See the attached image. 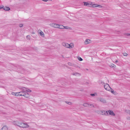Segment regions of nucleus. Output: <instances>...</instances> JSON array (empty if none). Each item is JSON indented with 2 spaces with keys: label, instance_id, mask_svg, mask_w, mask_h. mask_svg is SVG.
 I'll use <instances>...</instances> for the list:
<instances>
[{
  "label": "nucleus",
  "instance_id": "37",
  "mask_svg": "<svg viewBox=\"0 0 130 130\" xmlns=\"http://www.w3.org/2000/svg\"><path fill=\"white\" fill-rule=\"evenodd\" d=\"M118 62V60H116L115 61V62L116 63Z\"/></svg>",
  "mask_w": 130,
  "mask_h": 130
},
{
  "label": "nucleus",
  "instance_id": "41",
  "mask_svg": "<svg viewBox=\"0 0 130 130\" xmlns=\"http://www.w3.org/2000/svg\"><path fill=\"white\" fill-rule=\"evenodd\" d=\"M32 33L34 34V32H33Z\"/></svg>",
  "mask_w": 130,
  "mask_h": 130
},
{
  "label": "nucleus",
  "instance_id": "34",
  "mask_svg": "<svg viewBox=\"0 0 130 130\" xmlns=\"http://www.w3.org/2000/svg\"><path fill=\"white\" fill-rule=\"evenodd\" d=\"M127 112L130 115V110H128L127 111Z\"/></svg>",
  "mask_w": 130,
  "mask_h": 130
},
{
  "label": "nucleus",
  "instance_id": "26",
  "mask_svg": "<svg viewBox=\"0 0 130 130\" xmlns=\"http://www.w3.org/2000/svg\"><path fill=\"white\" fill-rule=\"evenodd\" d=\"M102 6L100 5H98L97 4V7H98L99 8H102Z\"/></svg>",
  "mask_w": 130,
  "mask_h": 130
},
{
  "label": "nucleus",
  "instance_id": "20",
  "mask_svg": "<svg viewBox=\"0 0 130 130\" xmlns=\"http://www.w3.org/2000/svg\"><path fill=\"white\" fill-rule=\"evenodd\" d=\"M111 92L113 94H115L116 93V92L115 91H114L113 89H112L111 91Z\"/></svg>",
  "mask_w": 130,
  "mask_h": 130
},
{
  "label": "nucleus",
  "instance_id": "30",
  "mask_svg": "<svg viewBox=\"0 0 130 130\" xmlns=\"http://www.w3.org/2000/svg\"><path fill=\"white\" fill-rule=\"evenodd\" d=\"M89 106H91V107H94V105H93V104H89Z\"/></svg>",
  "mask_w": 130,
  "mask_h": 130
},
{
  "label": "nucleus",
  "instance_id": "16",
  "mask_svg": "<svg viewBox=\"0 0 130 130\" xmlns=\"http://www.w3.org/2000/svg\"><path fill=\"white\" fill-rule=\"evenodd\" d=\"M4 9L5 10H9L10 9V8L8 7H5L4 8Z\"/></svg>",
  "mask_w": 130,
  "mask_h": 130
},
{
  "label": "nucleus",
  "instance_id": "8",
  "mask_svg": "<svg viewBox=\"0 0 130 130\" xmlns=\"http://www.w3.org/2000/svg\"><path fill=\"white\" fill-rule=\"evenodd\" d=\"M62 46L66 47L68 48V44L66 42H63L62 43Z\"/></svg>",
  "mask_w": 130,
  "mask_h": 130
},
{
  "label": "nucleus",
  "instance_id": "40",
  "mask_svg": "<svg viewBox=\"0 0 130 130\" xmlns=\"http://www.w3.org/2000/svg\"><path fill=\"white\" fill-rule=\"evenodd\" d=\"M13 123L14 124H15V122H14Z\"/></svg>",
  "mask_w": 130,
  "mask_h": 130
},
{
  "label": "nucleus",
  "instance_id": "12",
  "mask_svg": "<svg viewBox=\"0 0 130 130\" xmlns=\"http://www.w3.org/2000/svg\"><path fill=\"white\" fill-rule=\"evenodd\" d=\"M83 105L85 107H88L89 106V104H88L87 103H85L83 104Z\"/></svg>",
  "mask_w": 130,
  "mask_h": 130
},
{
  "label": "nucleus",
  "instance_id": "25",
  "mask_svg": "<svg viewBox=\"0 0 130 130\" xmlns=\"http://www.w3.org/2000/svg\"><path fill=\"white\" fill-rule=\"evenodd\" d=\"M89 7H92V2L89 3Z\"/></svg>",
  "mask_w": 130,
  "mask_h": 130
},
{
  "label": "nucleus",
  "instance_id": "43",
  "mask_svg": "<svg viewBox=\"0 0 130 130\" xmlns=\"http://www.w3.org/2000/svg\"><path fill=\"white\" fill-rule=\"evenodd\" d=\"M86 70H88V69H86Z\"/></svg>",
  "mask_w": 130,
  "mask_h": 130
},
{
  "label": "nucleus",
  "instance_id": "13",
  "mask_svg": "<svg viewBox=\"0 0 130 130\" xmlns=\"http://www.w3.org/2000/svg\"><path fill=\"white\" fill-rule=\"evenodd\" d=\"M68 48H73L74 47V45H71L70 44H68Z\"/></svg>",
  "mask_w": 130,
  "mask_h": 130
},
{
  "label": "nucleus",
  "instance_id": "7",
  "mask_svg": "<svg viewBox=\"0 0 130 130\" xmlns=\"http://www.w3.org/2000/svg\"><path fill=\"white\" fill-rule=\"evenodd\" d=\"M99 100L100 102L103 103H106V100L104 99L103 98H100L99 99Z\"/></svg>",
  "mask_w": 130,
  "mask_h": 130
},
{
  "label": "nucleus",
  "instance_id": "23",
  "mask_svg": "<svg viewBox=\"0 0 130 130\" xmlns=\"http://www.w3.org/2000/svg\"><path fill=\"white\" fill-rule=\"evenodd\" d=\"M26 90V92H31V90H30L29 89H27Z\"/></svg>",
  "mask_w": 130,
  "mask_h": 130
},
{
  "label": "nucleus",
  "instance_id": "2",
  "mask_svg": "<svg viewBox=\"0 0 130 130\" xmlns=\"http://www.w3.org/2000/svg\"><path fill=\"white\" fill-rule=\"evenodd\" d=\"M103 113L102 115H107L108 114V113L110 115H111L112 116H115V114L113 113V112L112 111H111L110 110H109L108 111V112L106 111H103V112H102Z\"/></svg>",
  "mask_w": 130,
  "mask_h": 130
},
{
  "label": "nucleus",
  "instance_id": "45",
  "mask_svg": "<svg viewBox=\"0 0 130 130\" xmlns=\"http://www.w3.org/2000/svg\"><path fill=\"white\" fill-rule=\"evenodd\" d=\"M1 8H0V9H1Z\"/></svg>",
  "mask_w": 130,
  "mask_h": 130
},
{
  "label": "nucleus",
  "instance_id": "17",
  "mask_svg": "<svg viewBox=\"0 0 130 130\" xmlns=\"http://www.w3.org/2000/svg\"><path fill=\"white\" fill-rule=\"evenodd\" d=\"M65 102L66 103L68 104L69 105H71L72 104V103L71 102L68 101H65Z\"/></svg>",
  "mask_w": 130,
  "mask_h": 130
},
{
  "label": "nucleus",
  "instance_id": "18",
  "mask_svg": "<svg viewBox=\"0 0 130 130\" xmlns=\"http://www.w3.org/2000/svg\"><path fill=\"white\" fill-rule=\"evenodd\" d=\"M18 71H19L21 72L22 73H23V71H24V70L23 69L21 68V69H20V70H18Z\"/></svg>",
  "mask_w": 130,
  "mask_h": 130
},
{
  "label": "nucleus",
  "instance_id": "27",
  "mask_svg": "<svg viewBox=\"0 0 130 130\" xmlns=\"http://www.w3.org/2000/svg\"><path fill=\"white\" fill-rule=\"evenodd\" d=\"M19 26L20 27H23V24H20L19 25Z\"/></svg>",
  "mask_w": 130,
  "mask_h": 130
},
{
  "label": "nucleus",
  "instance_id": "3",
  "mask_svg": "<svg viewBox=\"0 0 130 130\" xmlns=\"http://www.w3.org/2000/svg\"><path fill=\"white\" fill-rule=\"evenodd\" d=\"M25 92L21 91L20 92H17V96H23L24 95V93Z\"/></svg>",
  "mask_w": 130,
  "mask_h": 130
},
{
  "label": "nucleus",
  "instance_id": "5",
  "mask_svg": "<svg viewBox=\"0 0 130 130\" xmlns=\"http://www.w3.org/2000/svg\"><path fill=\"white\" fill-rule=\"evenodd\" d=\"M51 25L52 27L57 28H58V26H59V25L54 23L51 24Z\"/></svg>",
  "mask_w": 130,
  "mask_h": 130
},
{
  "label": "nucleus",
  "instance_id": "1",
  "mask_svg": "<svg viewBox=\"0 0 130 130\" xmlns=\"http://www.w3.org/2000/svg\"><path fill=\"white\" fill-rule=\"evenodd\" d=\"M18 123L17 124V126L19 127L24 128L28 127H29V125L27 124L22 123L20 122H18Z\"/></svg>",
  "mask_w": 130,
  "mask_h": 130
},
{
  "label": "nucleus",
  "instance_id": "15",
  "mask_svg": "<svg viewBox=\"0 0 130 130\" xmlns=\"http://www.w3.org/2000/svg\"><path fill=\"white\" fill-rule=\"evenodd\" d=\"M84 5L85 6H89V3L87 2H84Z\"/></svg>",
  "mask_w": 130,
  "mask_h": 130
},
{
  "label": "nucleus",
  "instance_id": "32",
  "mask_svg": "<svg viewBox=\"0 0 130 130\" xmlns=\"http://www.w3.org/2000/svg\"><path fill=\"white\" fill-rule=\"evenodd\" d=\"M90 95L92 96H94L95 95V94L94 93V94H90Z\"/></svg>",
  "mask_w": 130,
  "mask_h": 130
},
{
  "label": "nucleus",
  "instance_id": "35",
  "mask_svg": "<svg viewBox=\"0 0 130 130\" xmlns=\"http://www.w3.org/2000/svg\"><path fill=\"white\" fill-rule=\"evenodd\" d=\"M68 64L70 66L72 65V63L70 62H68Z\"/></svg>",
  "mask_w": 130,
  "mask_h": 130
},
{
  "label": "nucleus",
  "instance_id": "42",
  "mask_svg": "<svg viewBox=\"0 0 130 130\" xmlns=\"http://www.w3.org/2000/svg\"><path fill=\"white\" fill-rule=\"evenodd\" d=\"M102 83H103V84H104V82H102Z\"/></svg>",
  "mask_w": 130,
  "mask_h": 130
},
{
  "label": "nucleus",
  "instance_id": "10",
  "mask_svg": "<svg viewBox=\"0 0 130 130\" xmlns=\"http://www.w3.org/2000/svg\"><path fill=\"white\" fill-rule=\"evenodd\" d=\"M8 128L7 126H5L1 129V130H8Z\"/></svg>",
  "mask_w": 130,
  "mask_h": 130
},
{
  "label": "nucleus",
  "instance_id": "31",
  "mask_svg": "<svg viewBox=\"0 0 130 130\" xmlns=\"http://www.w3.org/2000/svg\"><path fill=\"white\" fill-rule=\"evenodd\" d=\"M128 55V54L126 53H125L123 54V55L125 56H126L127 55Z\"/></svg>",
  "mask_w": 130,
  "mask_h": 130
},
{
  "label": "nucleus",
  "instance_id": "19",
  "mask_svg": "<svg viewBox=\"0 0 130 130\" xmlns=\"http://www.w3.org/2000/svg\"><path fill=\"white\" fill-rule=\"evenodd\" d=\"M97 7V4H93L92 5V7Z\"/></svg>",
  "mask_w": 130,
  "mask_h": 130
},
{
  "label": "nucleus",
  "instance_id": "6",
  "mask_svg": "<svg viewBox=\"0 0 130 130\" xmlns=\"http://www.w3.org/2000/svg\"><path fill=\"white\" fill-rule=\"evenodd\" d=\"M23 96L26 98H29L30 97V94L27 92H25L24 93V95H23Z\"/></svg>",
  "mask_w": 130,
  "mask_h": 130
},
{
  "label": "nucleus",
  "instance_id": "28",
  "mask_svg": "<svg viewBox=\"0 0 130 130\" xmlns=\"http://www.w3.org/2000/svg\"><path fill=\"white\" fill-rule=\"evenodd\" d=\"M115 66L114 64H112L110 66L111 67H115Z\"/></svg>",
  "mask_w": 130,
  "mask_h": 130
},
{
  "label": "nucleus",
  "instance_id": "4",
  "mask_svg": "<svg viewBox=\"0 0 130 130\" xmlns=\"http://www.w3.org/2000/svg\"><path fill=\"white\" fill-rule=\"evenodd\" d=\"M104 87L105 89L107 90H109V88H110L109 85L107 83L104 85Z\"/></svg>",
  "mask_w": 130,
  "mask_h": 130
},
{
  "label": "nucleus",
  "instance_id": "11",
  "mask_svg": "<svg viewBox=\"0 0 130 130\" xmlns=\"http://www.w3.org/2000/svg\"><path fill=\"white\" fill-rule=\"evenodd\" d=\"M59 26H58V28H60L61 29H64V26L62 25H59Z\"/></svg>",
  "mask_w": 130,
  "mask_h": 130
},
{
  "label": "nucleus",
  "instance_id": "29",
  "mask_svg": "<svg viewBox=\"0 0 130 130\" xmlns=\"http://www.w3.org/2000/svg\"><path fill=\"white\" fill-rule=\"evenodd\" d=\"M12 94L13 95L16 96V93L12 92Z\"/></svg>",
  "mask_w": 130,
  "mask_h": 130
},
{
  "label": "nucleus",
  "instance_id": "21",
  "mask_svg": "<svg viewBox=\"0 0 130 130\" xmlns=\"http://www.w3.org/2000/svg\"><path fill=\"white\" fill-rule=\"evenodd\" d=\"M26 38L27 39L30 40V36L29 35H28L26 36Z\"/></svg>",
  "mask_w": 130,
  "mask_h": 130
},
{
  "label": "nucleus",
  "instance_id": "22",
  "mask_svg": "<svg viewBox=\"0 0 130 130\" xmlns=\"http://www.w3.org/2000/svg\"><path fill=\"white\" fill-rule=\"evenodd\" d=\"M39 34H40V35L41 36H42V35H44V33H43V32L42 31H41L40 32Z\"/></svg>",
  "mask_w": 130,
  "mask_h": 130
},
{
  "label": "nucleus",
  "instance_id": "9",
  "mask_svg": "<svg viewBox=\"0 0 130 130\" xmlns=\"http://www.w3.org/2000/svg\"><path fill=\"white\" fill-rule=\"evenodd\" d=\"M72 75H73L77 76L80 75V74L78 73L75 72L72 73Z\"/></svg>",
  "mask_w": 130,
  "mask_h": 130
},
{
  "label": "nucleus",
  "instance_id": "33",
  "mask_svg": "<svg viewBox=\"0 0 130 130\" xmlns=\"http://www.w3.org/2000/svg\"><path fill=\"white\" fill-rule=\"evenodd\" d=\"M64 28H65L66 29H68V27H68V26H64Z\"/></svg>",
  "mask_w": 130,
  "mask_h": 130
},
{
  "label": "nucleus",
  "instance_id": "38",
  "mask_svg": "<svg viewBox=\"0 0 130 130\" xmlns=\"http://www.w3.org/2000/svg\"><path fill=\"white\" fill-rule=\"evenodd\" d=\"M42 0L45 2H47L48 1V0Z\"/></svg>",
  "mask_w": 130,
  "mask_h": 130
},
{
  "label": "nucleus",
  "instance_id": "44",
  "mask_svg": "<svg viewBox=\"0 0 130 130\" xmlns=\"http://www.w3.org/2000/svg\"><path fill=\"white\" fill-rule=\"evenodd\" d=\"M18 111H20V110H18Z\"/></svg>",
  "mask_w": 130,
  "mask_h": 130
},
{
  "label": "nucleus",
  "instance_id": "39",
  "mask_svg": "<svg viewBox=\"0 0 130 130\" xmlns=\"http://www.w3.org/2000/svg\"><path fill=\"white\" fill-rule=\"evenodd\" d=\"M127 119L128 120H130V117H129L128 118H127Z\"/></svg>",
  "mask_w": 130,
  "mask_h": 130
},
{
  "label": "nucleus",
  "instance_id": "36",
  "mask_svg": "<svg viewBox=\"0 0 130 130\" xmlns=\"http://www.w3.org/2000/svg\"><path fill=\"white\" fill-rule=\"evenodd\" d=\"M126 36H130V34L127 33L126 34Z\"/></svg>",
  "mask_w": 130,
  "mask_h": 130
},
{
  "label": "nucleus",
  "instance_id": "24",
  "mask_svg": "<svg viewBox=\"0 0 130 130\" xmlns=\"http://www.w3.org/2000/svg\"><path fill=\"white\" fill-rule=\"evenodd\" d=\"M78 59L80 61H82L83 60V59L81 58L80 57H78Z\"/></svg>",
  "mask_w": 130,
  "mask_h": 130
},
{
  "label": "nucleus",
  "instance_id": "14",
  "mask_svg": "<svg viewBox=\"0 0 130 130\" xmlns=\"http://www.w3.org/2000/svg\"><path fill=\"white\" fill-rule=\"evenodd\" d=\"M90 40H89V39H87L85 41V43L86 44H87L89 43V41H90Z\"/></svg>",
  "mask_w": 130,
  "mask_h": 130
}]
</instances>
